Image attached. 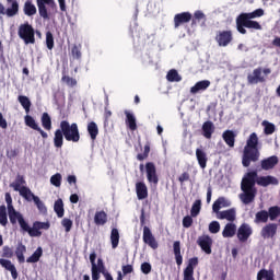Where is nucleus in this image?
<instances>
[{"instance_id":"ea45409f","label":"nucleus","mask_w":280,"mask_h":280,"mask_svg":"<svg viewBox=\"0 0 280 280\" xmlns=\"http://www.w3.org/2000/svg\"><path fill=\"white\" fill-rule=\"evenodd\" d=\"M201 209H202V200L200 199L195 200L190 209L191 218H198Z\"/></svg>"},{"instance_id":"864d4df0","label":"nucleus","mask_w":280,"mask_h":280,"mask_svg":"<svg viewBox=\"0 0 280 280\" xmlns=\"http://www.w3.org/2000/svg\"><path fill=\"white\" fill-rule=\"evenodd\" d=\"M61 82H65V84H67V86H69L70 89L78 86V80H75L74 78H71L67 74H63L61 77Z\"/></svg>"},{"instance_id":"8fccbe9b","label":"nucleus","mask_w":280,"mask_h":280,"mask_svg":"<svg viewBox=\"0 0 280 280\" xmlns=\"http://www.w3.org/2000/svg\"><path fill=\"white\" fill-rule=\"evenodd\" d=\"M269 220H271V222H275V220H277V218H279L280 215V208L279 206H272L268 209L267 211Z\"/></svg>"},{"instance_id":"393cba45","label":"nucleus","mask_w":280,"mask_h":280,"mask_svg":"<svg viewBox=\"0 0 280 280\" xmlns=\"http://www.w3.org/2000/svg\"><path fill=\"white\" fill-rule=\"evenodd\" d=\"M210 86L211 81L209 80L198 81L192 88H190V93L196 95V93H200V91H207V89Z\"/></svg>"},{"instance_id":"20e7f679","label":"nucleus","mask_w":280,"mask_h":280,"mask_svg":"<svg viewBox=\"0 0 280 280\" xmlns=\"http://www.w3.org/2000/svg\"><path fill=\"white\" fill-rule=\"evenodd\" d=\"M60 128L66 141H72V143H78V141H80V129L78 128V124H69V121L62 120L60 122Z\"/></svg>"},{"instance_id":"c756f323","label":"nucleus","mask_w":280,"mask_h":280,"mask_svg":"<svg viewBox=\"0 0 280 280\" xmlns=\"http://www.w3.org/2000/svg\"><path fill=\"white\" fill-rule=\"evenodd\" d=\"M173 253L175 255V261L177 266H183V255L180 254V241L173 243Z\"/></svg>"},{"instance_id":"bb28decb","label":"nucleus","mask_w":280,"mask_h":280,"mask_svg":"<svg viewBox=\"0 0 280 280\" xmlns=\"http://www.w3.org/2000/svg\"><path fill=\"white\" fill-rule=\"evenodd\" d=\"M126 120L125 124L131 130L135 132L137 130V117H135V114L130 113L129 110H125Z\"/></svg>"},{"instance_id":"423d86ee","label":"nucleus","mask_w":280,"mask_h":280,"mask_svg":"<svg viewBox=\"0 0 280 280\" xmlns=\"http://www.w3.org/2000/svg\"><path fill=\"white\" fill-rule=\"evenodd\" d=\"M214 40L219 47H229L233 43V31H218Z\"/></svg>"},{"instance_id":"f8f14e48","label":"nucleus","mask_w":280,"mask_h":280,"mask_svg":"<svg viewBox=\"0 0 280 280\" xmlns=\"http://www.w3.org/2000/svg\"><path fill=\"white\" fill-rule=\"evenodd\" d=\"M253 235V228L248 223H243L237 230V237L240 242H248V237Z\"/></svg>"},{"instance_id":"1a4fd4ad","label":"nucleus","mask_w":280,"mask_h":280,"mask_svg":"<svg viewBox=\"0 0 280 280\" xmlns=\"http://www.w3.org/2000/svg\"><path fill=\"white\" fill-rule=\"evenodd\" d=\"M198 246H200L201 250L206 253V255H211V246H213V240L209 235L199 236L197 240Z\"/></svg>"},{"instance_id":"a211bd4d","label":"nucleus","mask_w":280,"mask_h":280,"mask_svg":"<svg viewBox=\"0 0 280 280\" xmlns=\"http://www.w3.org/2000/svg\"><path fill=\"white\" fill-rule=\"evenodd\" d=\"M278 164L279 158L277 155H271L260 161V167L265 172H268V170H275V166H277Z\"/></svg>"},{"instance_id":"4d7b16f0","label":"nucleus","mask_w":280,"mask_h":280,"mask_svg":"<svg viewBox=\"0 0 280 280\" xmlns=\"http://www.w3.org/2000/svg\"><path fill=\"white\" fill-rule=\"evenodd\" d=\"M50 183L55 187H60V185L62 184V175H60V173H57V174L52 175L50 177Z\"/></svg>"},{"instance_id":"680f3d73","label":"nucleus","mask_w":280,"mask_h":280,"mask_svg":"<svg viewBox=\"0 0 280 280\" xmlns=\"http://www.w3.org/2000/svg\"><path fill=\"white\" fill-rule=\"evenodd\" d=\"M209 231L212 234L220 233V222H218V221L210 222Z\"/></svg>"},{"instance_id":"a878e982","label":"nucleus","mask_w":280,"mask_h":280,"mask_svg":"<svg viewBox=\"0 0 280 280\" xmlns=\"http://www.w3.org/2000/svg\"><path fill=\"white\" fill-rule=\"evenodd\" d=\"M196 159L201 170H205L209 161V158L207 156V152H205V150L202 149H196Z\"/></svg>"},{"instance_id":"13d9d810","label":"nucleus","mask_w":280,"mask_h":280,"mask_svg":"<svg viewBox=\"0 0 280 280\" xmlns=\"http://www.w3.org/2000/svg\"><path fill=\"white\" fill-rule=\"evenodd\" d=\"M104 272H107V271L100 270V268H97V266L94 265V267H92V280H100L101 273L104 275Z\"/></svg>"},{"instance_id":"6ab92c4d","label":"nucleus","mask_w":280,"mask_h":280,"mask_svg":"<svg viewBox=\"0 0 280 280\" xmlns=\"http://www.w3.org/2000/svg\"><path fill=\"white\" fill-rule=\"evenodd\" d=\"M19 0H7V12L5 16L12 19V16H16L19 14Z\"/></svg>"},{"instance_id":"39448f33","label":"nucleus","mask_w":280,"mask_h":280,"mask_svg":"<svg viewBox=\"0 0 280 280\" xmlns=\"http://www.w3.org/2000/svg\"><path fill=\"white\" fill-rule=\"evenodd\" d=\"M18 35L25 45H34L36 43L34 26L27 22L19 26Z\"/></svg>"},{"instance_id":"7ed1b4c3","label":"nucleus","mask_w":280,"mask_h":280,"mask_svg":"<svg viewBox=\"0 0 280 280\" xmlns=\"http://www.w3.org/2000/svg\"><path fill=\"white\" fill-rule=\"evenodd\" d=\"M264 16V9H256L249 13H241L236 18V30L240 34H246L247 30H261V24L253 19H260Z\"/></svg>"},{"instance_id":"5fc2aeb1","label":"nucleus","mask_w":280,"mask_h":280,"mask_svg":"<svg viewBox=\"0 0 280 280\" xmlns=\"http://www.w3.org/2000/svg\"><path fill=\"white\" fill-rule=\"evenodd\" d=\"M148 156H150V142H147L144 144L143 153H139L137 155V159H138V161H145V159H148Z\"/></svg>"},{"instance_id":"e2e57ef3","label":"nucleus","mask_w":280,"mask_h":280,"mask_svg":"<svg viewBox=\"0 0 280 280\" xmlns=\"http://www.w3.org/2000/svg\"><path fill=\"white\" fill-rule=\"evenodd\" d=\"M182 224L184 229H189L194 224V219L190 215H186L183 218Z\"/></svg>"},{"instance_id":"58836bf2","label":"nucleus","mask_w":280,"mask_h":280,"mask_svg":"<svg viewBox=\"0 0 280 280\" xmlns=\"http://www.w3.org/2000/svg\"><path fill=\"white\" fill-rule=\"evenodd\" d=\"M54 211L58 218H65V202L62 199H57L54 205Z\"/></svg>"},{"instance_id":"ddd939ff","label":"nucleus","mask_w":280,"mask_h":280,"mask_svg":"<svg viewBox=\"0 0 280 280\" xmlns=\"http://www.w3.org/2000/svg\"><path fill=\"white\" fill-rule=\"evenodd\" d=\"M194 19V16L189 12L177 13L174 16V27L178 30L180 25H185V23H189Z\"/></svg>"},{"instance_id":"e433bc0d","label":"nucleus","mask_w":280,"mask_h":280,"mask_svg":"<svg viewBox=\"0 0 280 280\" xmlns=\"http://www.w3.org/2000/svg\"><path fill=\"white\" fill-rule=\"evenodd\" d=\"M23 12H24L25 16H34V14H36V12H37L36 5H34V3H32V0H27L24 3Z\"/></svg>"},{"instance_id":"473e14b6","label":"nucleus","mask_w":280,"mask_h":280,"mask_svg":"<svg viewBox=\"0 0 280 280\" xmlns=\"http://www.w3.org/2000/svg\"><path fill=\"white\" fill-rule=\"evenodd\" d=\"M54 145L55 148H62V145H65V133L62 129H57L55 131Z\"/></svg>"},{"instance_id":"49530a36","label":"nucleus","mask_w":280,"mask_h":280,"mask_svg":"<svg viewBox=\"0 0 280 280\" xmlns=\"http://www.w3.org/2000/svg\"><path fill=\"white\" fill-rule=\"evenodd\" d=\"M166 80L168 82H180V80H183V77H180V74H178V71L175 69H172L167 72L166 74Z\"/></svg>"},{"instance_id":"aec40b11","label":"nucleus","mask_w":280,"mask_h":280,"mask_svg":"<svg viewBox=\"0 0 280 280\" xmlns=\"http://www.w3.org/2000/svg\"><path fill=\"white\" fill-rule=\"evenodd\" d=\"M0 266L11 272L12 279H19V271H16V267L14 266V264H12L11 260L0 258Z\"/></svg>"},{"instance_id":"f3484780","label":"nucleus","mask_w":280,"mask_h":280,"mask_svg":"<svg viewBox=\"0 0 280 280\" xmlns=\"http://www.w3.org/2000/svg\"><path fill=\"white\" fill-rule=\"evenodd\" d=\"M262 69L256 68L253 71V74L247 75V82L248 84H259L266 82V78L261 75Z\"/></svg>"},{"instance_id":"3c124183","label":"nucleus","mask_w":280,"mask_h":280,"mask_svg":"<svg viewBox=\"0 0 280 280\" xmlns=\"http://www.w3.org/2000/svg\"><path fill=\"white\" fill-rule=\"evenodd\" d=\"M42 126L45 130H51V116L48 113L42 115Z\"/></svg>"},{"instance_id":"0eeeda50","label":"nucleus","mask_w":280,"mask_h":280,"mask_svg":"<svg viewBox=\"0 0 280 280\" xmlns=\"http://www.w3.org/2000/svg\"><path fill=\"white\" fill-rule=\"evenodd\" d=\"M36 1H37L39 16L44 19V21H48L49 13L47 12V5H49V8H56V2L54 0H36Z\"/></svg>"},{"instance_id":"338daca9","label":"nucleus","mask_w":280,"mask_h":280,"mask_svg":"<svg viewBox=\"0 0 280 280\" xmlns=\"http://www.w3.org/2000/svg\"><path fill=\"white\" fill-rule=\"evenodd\" d=\"M121 270L124 277H126V275H131V272H135V267H132V265H124Z\"/></svg>"},{"instance_id":"5701e85b","label":"nucleus","mask_w":280,"mask_h":280,"mask_svg":"<svg viewBox=\"0 0 280 280\" xmlns=\"http://www.w3.org/2000/svg\"><path fill=\"white\" fill-rule=\"evenodd\" d=\"M136 194L138 200H145V198H148V186L145 185V183H136Z\"/></svg>"},{"instance_id":"72a5a7b5","label":"nucleus","mask_w":280,"mask_h":280,"mask_svg":"<svg viewBox=\"0 0 280 280\" xmlns=\"http://www.w3.org/2000/svg\"><path fill=\"white\" fill-rule=\"evenodd\" d=\"M220 220H228L229 222H234L235 220V209L231 208L229 210H223L219 212Z\"/></svg>"},{"instance_id":"c03bdc74","label":"nucleus","mask_w":280,"mask_h":280,"mask_svg":"<svg viewBox=\"0 0 280 280\" xmlns=\"http://www.w3.org/2000/svg\"><path fill=\"white\" fill-rule=\"evenodd\" d=\"M18 223L20 224V229H21L22 233H27L30 235V237H32L33 228H31L30 223H27V221H25V218L22 217V219L20 221H18Z\"/></svg>"},{"instance_id":"09e8293b","label":"nucleus","mask_w":280,"mask_h":280,"mask_svg":"<svg viewBox=\"0 0 280 280\" xmlns=\"http://www.w3.org/2000/svg\"><path fill=\"white\" fill-rule=\"evenodd\" d=\"M110 242L112 248H117V246H119V230H117V228L112 229Z\"/></svg>"},{"instance_id":"774afa93","label":"nucleus","mask_w":280,"mask_h":280,"mask_svg":"<svg viewBox=\"0 0 280 280\" xmlns=\"http://www.w3.org/2000/svg\"><path fill=\"white\" fill-rule=\"evenodd\" d=\"M190 175L188 172H184L179 177H178V182L180 183V185H183L184 183H187V180H189Z\"/></svg>"},{"instance_id":"bf43d9fd","label":"nucleus","mask_w":280,"mask_h":280,"mask_svg":"<svg viewBox=\"0 0 280 280\" xmlns=\"http://www.w3.org/2000/svg\"><path fill=\"white\" fill-rule=\"evenodd\" d=\"M46 47L47 49H54V34L51 32L46 33Z\"/></svg>"},{"instance_id":"9b49d317","label":"nucleus","mask_w":280,"mask_h":280,"mask_svg":"<svg viewBox=\"0 0 280 280\" xmlns=\"http://www.w3.org/2000/svg\"><path fill=\"white\" fill-rule=\"evenodd\" d=\"M147 179L153 185H159V175H156V166L153 162L145 164Z\"/></svg>"},{"instance_id":"412c9836","label":"nucleus","mask_w":280,"mask_h":280,"mask_svg":"<svg viewBox=\"0 0 280 280\" xmlns=\"http://www.w3.org/2000/svg\"><path fill=\"white\" fill-rule=\"evenodd\" d=\"M237 137V133L233 130H225L222 133V139L226 143L228 147L230 148H235V139Z\"/></svg>"},{"instance_id":"de8ad7c7","label":"nucleus","mask_w":280,"mask_h":280,"mask_svg":"<svg viewBox=\"0 0 280 280\" xmlns=\"http://www.w3.org/2000/svg\"><path fill=\"white\" fill-rule=\"evenodd\" d=\"M190 21H191V26L194 27V25H198V22L207 21V15H205L202 11L198 10L194 13V18H191Z\"/></svg>"},{"instance_id":"2f4dec72","label":"nucleus","mask_w":280,"mask_h":280,"mask_svg":"<svg viewBox=\"0 0 280 280\" xmlns=\"http://www.w3.org/2000/svg\"><path fill=\"white\" fill-rule=\"evenodd\" d=\"M88 133L90 135L92 141H95V139H97V135H100V127H97V124L95 121H91L88 124Z\"/></svg>"},{"instance_id":"a18cd8bd","label":"nucleus","mask_w":280,"mask_h":280,"mask_svg":"<svg viewBox=\"0 0 280 280\" xmlns=\"http://www.w3.org/2000/svg\"><path fill=\"white\" fill-rule=\"evenodd\" d=\"M25 177L23 175H18L14 183L10 184V187L14 189V191H21V185H25Z\"/></svg>"},{"instance_id":"69168bd1","label":"nucleus","mask_w":280,"mask_h":280,"mask_svg":"<svg viewBox=\"0 0 280 280\" xmlns=\"http://www.w3.org/2000/svg\"><path fill=\"white\" fill-rule=\"evenodd\" d=\"M72 56L73 58H77V60H80L82 58V51L80 50V47H78V45H74L72 47Z\"/></svg>"},{"instance_id":"f257e3e1","label":"nucleus","mask_w":280,"mask_h":280,"mask_svg":"<svg viewBox=\"0 0 280 280\" xmlns=\"http://www.w3.org/2000/svg\"><path fill=\"white\" fill-rule=\"evenodd\" d=\"M255 185L259 187L279 185V179L272 175L259 176L257 171L247 172L241 182V190L243 194H240V200L243 205L255 202V198H257V187Z\"/></svg>"},{"instance_id":"0e129e2a","label":"nucleus","mask_w":280,"mask_h":280,"mask_svg":"<svg viewBox=\"0 0 280 280\" xmlns=\"http://www.w3.org/2000/svg\"><path fill=\"white\" fill-rule=\"evenodd\" d=\"M141 272H143V275H150V272H152V265H150V262H143L141 265Z\"/></svg>"},{"instance_id":"c9c22d12","label":"nucleus","mask_w":280,"mask_h":280,"mask_svg":"<svg viewBox=\"0 0 280 280\" xmlns=\"http://www.w3.org/2000/svg\"><path fill=\"white\" fill-rule=\"evenodd\" d=\"M8 215L11 224L13 225L16 224V222H19L21 219H23V214L16 211V209L14 208L8 210Z\"/></svg>"},{"instance_id":"4be33fe9","label":"nucleus","mask_w":280,"mask_h":280,"mask_svg":"<svg viewBox=\"0 0 280 280\" xmlns=\"http://www.w3.org/2000/svg\"><path fill=\"white\" fill-rule=\"evenodd\" d=\"M226 207H231V201L224 197H219L212 205V211L213 213H220V209H225Z\"/></svg>"},{"instance_id":"c85d7f7f","label":"nucleus","mask_w":280,"mask_h":280,"mask_svg":"<svg viewBox=\"0 0 280 280\" xmlns=\"http://www.w3.org/2000/svg\"><path fill=\"white\" fill-rule=\"evenodd\" d=\"M19 194L20 196H22V198H24V200H27V202H32V200L34 201L35 198H38V196L34 195V192H32V189L26 186H22Z\"/></svg>"},{"instance_id":"f03ea898","label":"nucleus","mask_w":280,"mask_h":280,"mask_svg":"<svg viewBox=\"0 0 280 280\" xmlns=\"http://www.w3.org/2000/svg\"><path fill=\"white\" fill-rule=\"evenodd\" d=\"M259 156H261V153L259 152V137L253 132L247 138L243 150V167H250L252 163H257V161H259Z\"/></svg>"},{"instance_id":"cd10ccee","label":"nucleus","mask_w":280,"mask_h":280,"mask_svg":"<svg viewBox=\"0 0 280 280\" xmlns=\"http://www.w3.org/2000/svg\"><path fill=\"white\" fill-rule=\"evenodd\" d=\"M106 222H108V214L106 211H96L94 215V224H96V226H104Z\"/></svg>"},{"instance_id":"f704fd0d","label":"nucleus","mask_w":280,"mask_h":280,"mask_svg":"<svg viewBox=\"0 0 280 280\" xmlns=\"http://www.w3.org/2000/svg\"><path fill=\"white\" fill-rule=\"evenodd\" d=\"M236 231H237V226L235 225V223H228L223 229L222 236L234 237Z\"/></svg>"},{"instance_id":"dca6fc26","label":"nucleus","mask_w":280,"mask_h":280,"mask_svg":"<svg viewBox=\"0 0 280 280\" xmlns=\"http://www.w3.org/2000/svg\"><path fill=\"white\" fill-rule=\"evenodd\" d=\"M51 224L47 222H40V221H35L33 223V235L32 237H40L43 235V232L40 231H49Z\"/></svg>"},{"instance_id":"79ce46f5","label":"nucleus","mask_w":280,"mask_h":280,"mask_svg":"<svg viewBox=\"0 0 280 280\" xmlns=\"http://www.w3.org/2000/svg\"><path fill=\"white\" fill-rule=\"evenodd\" d=\"M268 211L266 210H260L256 213L255 215V223L256 224H266V222H268Z\"/></svg>"},{"instance_id":"4468645a","label":"nucleus","mask_w":280,"mask_h":280,"mask_svg":"<svg viewBox=\"0 0 280 280\" xmlns=\"http://www.w3.org/2000/svg\"><path fill=\"white\" fill-rule=\"evenodd\" d=\"M277 229H278V225L276 223L266 224L261 229L260 235L264 240H272V237L277 235Z\"/></svg>"},{"instance_id":"2eb2a0df","label":"nucleus","mask_w":280,"mask_h":280,"mask_svg":"<svg viewBox=\"0 0 280 280\" xmlns=\"http://www.w3.org/2000/svg\"><path fill=\"white\" fill-rule=\"evenodd\" d=\"M24 121L26 124V126L28 128H32V130H36L37 132H39V135H42L43 139H47L49 137V135H47V132H45V130H43L37 124L36 120L34 119V117L26 115L24 117Z\"/></svg>"},{"instance_id":"052dcab7","label":"nucleus","mask_w":280,"mask_h":280,"mask_svg":"<svg viewBox=\"0 0 280 280\" xmlns=\"http://www.w3.org/2000/svg\"><path fill=\"white\" fill-rule=\"evenodd\" d=\"M2 257H7V259H12L14 257V250L10 246H4L2 248Z\"/></svg>"},{"instance_id":"b1692460","label":"nucleus","mask_w":280,"mask_h":280,"mask_svg":"<svg viewBox=\"0 0 280 280\" xmlns=\"http://www.w3.org/2000/svg\"><path fill=\"white\" fill-rule=\"evenodd\" d=\"M201 130H202V136L206 139H211V137L213 136V132H215V126L211 120H207L203 122Z\"/></svg>"},{"instance_id":"9d476101","label":"nucleus","mask_w":280,"mask_h":280,"mask_svg":"<svg viewBox=\"0 0 280 280\" xmlns=\"http://www.w3.org/2000/svg\"><path fill=\"white\" fill-rule=\"evenodd\" d=\"M198 257H192L188 260L187 267L184 269V279L183 280H195L194 270L198 266Z\"/></svg>"},{"instance_id":"6e6552de","label":"nucleus","mask_w":280,"mask_h":280,"mask_svg":"<svg viewBox=\"0 0 280 280\" xmlns=\"http://www.w3.org/2000/svg\"><path fill=\"white\" fill-rule=\"evenodd\" d=\"M142 240L147 246H150L153 250H156L159 248V242H156V238L152 234V230L148 228L147 225L143 228V235Z\"/></svg>"},{"instance_id":"6e6d98bb","label":"nucleus","mask_w":280,"mask_h":280,"mask_svg":"<svg viewBox=\"0 0 280 280\" xmlns=\"http://www.w3.org/2000/svg\"><path fill=\"white\" fill-rule=\"evenodd\" d=\"M61 226H63L66 233H69L71 232V229H73V221L71 219L63 218L61 220Z\"/></svg>"},{"instance_id":"4c0bfd02","label":"nucleus","mask_w":280,"mask_h":280,"mask_svg":"<svg viewBox=\"0 0 280 280\" xmlns=\"http://www.w3.org/2000/svg\"><path fill=\"white\" fill-rule=\"evenodd\" d=\"M43 257V247H37L36 250L26 259V264H38Z\"/></svg>"},{"instance_id":"37998d69","label":"nucleus","mask_w":280,"mask_h":280,"mask_svg":"<svg viewBox=\"0 0 280 280\" xmlns=\"http://www.w3.org/2000/svg\"><path fill=\"white\" fill-rule=\"evenodd\" d=\"M18 102H20V104L24 108L25 113H30V108H32V101H30V97H27L25 95H20L18 97Z\"/></svg>"},{"instance_id":"7c9ffc66","label":"nucleus","mask_w":280,"mask_h":280,"mask_svg":"<svg viewBox=\"0 0 280 280\" xmlns=\"http://www.w3.org/2000/svg\"><path fill=\"white\" fill-rule=\"evenodd\" d=\"M25 253H27V247L23 243H19L15 249L19 264H25Z\"/></svg>"},{"instance_id":"a19ab883","label":"nucleus","mask_w":280,"mask_h":280,"mask_svg":"<svg viewBox=\"0 0 280 280\" xmlns=\"http://www.w3.org/2000/svg\"><path fill=\"white\" fill-rule=\"evenodd\" d=\"M275 280V271L261 269L257 273V280Z\"/></svg>"},{"instance_id":"603ef678","label":"nucleus","mask_w":280,"mask_h":280,"mask_svg":"<svg viewBox=\"0 0 280 280\" xmlns=\"http://www.w3.org/2000/svg\"><path fill=\"white\" fill-rule=\"evenodd\" d=\"M262 126H264L265 135H275V130H277V127H275V124H272L268 120H264Z\"/></svg>"}]
</instances>
